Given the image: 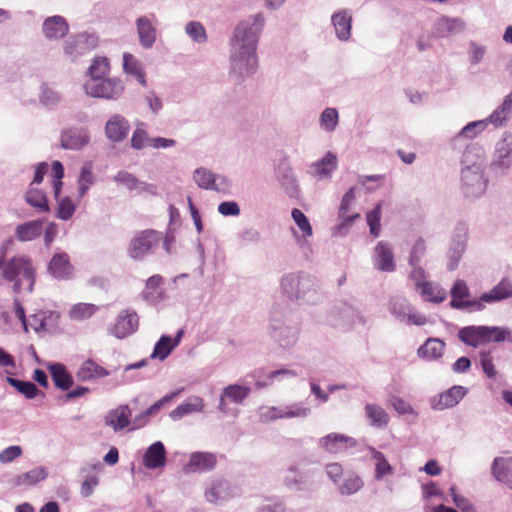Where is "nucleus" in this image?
<instances>
[{
    "mask_svg": "<svg viewBox=\"0 0 512 512\" xmlns=\"http://www.w3.org/2000/svg\"><path fill=\"white\" fill-rule=\"evenodd\" d=\"M107 137L115 142L123 140L129 131V123L121 116H113L106 124Z\"/></svg>",
    "mask_w": 512,
    "mask_h": 512,
    "instance_id": "23",
    "label": "nucleus"
},
{
    "mask_svg": "<svg viewBox=\"0 0 512 512\" xmlns=\"http://www.w3.org/2000/svg\"><path fill=\"white\" fill-rule=\"evenodd\" d=\"M410 309L411 306L405 299L395 298L391 301V312L402 319H405L406 314L409 313Z\"/></svg>",
    "mask_w": 512,
    "mask_h": 512,
    "instance_id": "55",
    "label": "nucleus"
},
{
    "mask_svg": "<svg viewBox=\"0 0 512 512\" xmlns=\"http://www.w3.org/2000/svg\"><path fill=\"white\" fill-rule=\"evenodd\" d=\"M492 474L498 481L508 483L512 476V459L496 457L492 464Z\"/></svg>",
    "mask_w": 512,
    "mask_h": 512,
    "instance_id": "34",
    "label": "nucleus"
},
{
    "mask_svg": "<svg viewBox=\"0 0 512 512\" xmlns=\"http://www.w3.org/2000/svg\"><path fill=\"white\" fill-rule=\"evenodd\" d=\"M161 241V234L153 229L137 232L131 239L128 254L135 260L144 258L151 253Z\"/></svg>",
    "mask_w": 512,
    "mask_h": 512,
    "instance_id": "4",
    "label": "nucleus"
},
{
    "mask_svg": "<svg viewBox=\"0 0 512 512\" xmlns=\"http://www.w3.org/2000/svg\"><path fill=\"white\" fill-rule=\"evenodd\" d=\"M123 68L127 74L134 76L142 86H146L144 69L141 62L135 56L130 53H124Z\"/></svg>",
    "mask_w": 512,
    "mask_h": 512,
    "instance_id": "32",
    "label": "nucleus"
},
{
    "mask_svg": "<svg viewBox=\"0 0 512 512\" xmlns=\"http://www.w3.org/2000/svg\"><path fill=\"white\" fill-rule=\"evenodd\" d=\"M164 279L161 275L155 274L146 281L145 288L141 295L149 303L156 304L164 298Z\"/></svg>",
    "mask_w": 512,
    "mask_h": 512,
    "instance_id": "14",
    "label": "nucleus"
},
{
    "mask_svg": "<svg viewBox=\"0 0 512 512\" xmlns=\"http://www.w3.org/2000/svg\"><path fill=\"white\" fill-rule=\"evenodd\" d=\"M416 290L425 301L441 303L446 299V291L432 282L417 283Z\"/></svg>",
    "mask_w": 512,
    "mask_h": 512,
    "instance_id": "26",
    "label": "nucleus"
},
{
    "mask_svg": "<svg viewBox=\"0 0 512 512\" xmlns=\"http://www.w3.org/2000/svg\"><path fill=\"white\" fill-rule=\"evenodd\" d=\"M94 175L92 172V164L86 163L82 166L78 178V193L82 197L86 194L89 188L94 184Z\"/></svg>",
    "mask_w": 512,
    "mask_h": 512,
    "instance_id": "41",
    "label": "nucleus"
},
{
    "mask_svg": "<svg viewBox=\"0 0 512 512\" xmlns=\"http://www.w3.org/2000/svg\"><path fill=\"white\" fill-rule=\"evenodd\" d=\"M392 406L400 414H408L412 412L411 406L399 397H394L391 400Z\"/></svg>",
    "mask_w": 512,
    "mask_h": 512,
    "instance_id": "64",
    "label": "nucleus"
},
{
    "mask_svg": "<svg viewBox=\"0 0 512 512\" xmlns=\"http://www.w3.org/2000/svg\"><path fill=\"white\" fill-rule=\"evenodd\" d=\"M236 492L237 489L226 480H216L205 492V498L211 503H218L233 498L237 494Z\"/></svg>",
    "mask_w": 512,
    "mask_h": 512,
    "instance_id": "12",
    "label": "nucleus"
},
{
    "mask_svg": "<svg viewBox=\"0 0 512 512\" xmlns=\"http://www.w3.org/2000/svg\"><path fill=\"white\" fill-rule=\"evenodd\" d=\"M114 181L136 195L155 196L157 194V188L154 184L141 181L134 174L124 170L119 171L114 176Z\"/></svg>",
    "mask_w": 512,
    "mask_h": 512,
    "instance_id": "6",
    "label": "nucleus"
},
{
    "mask_svg": "<svg viewBox=\"0 0 512 512\" xmlns=\"http://www.w3.org/2000/svg\"><path fill=\"white\" fill-rule=\"evenodd\" d=\"M110 63L105 57H97L89 67V75L91 79H102L109 73Z\"/></svg>",
    "mask_w": 512,
    "mask_h": 512,
    "instance_id": "44",
    "label": "nucleus"
},
{
    "mask_svg": "<svg viewBox=\"0 0 512 512\" xmlns=\"http://www.w3.org/2000/svg\"><path fill=\"white\" fill-rule=\"evenodd\" d=\"M450 495L453 499V502L455 505L460 508L463 512H469V510L472 508V506L469 504L467 499H465L463 496H460L456 492V487H451L449 489Z\"/></svg>",
    "mask_w": 512,
    "mask_h": 512,
    "instance_id": "60",
    "label": "nucleus"
},
{
    "mask_svg": "<svg viewBox=\"0 0 512 512\" xmlns=\"http://www.w3.org/2000/svg\"><path fill=\"white\" fill-rule=\"evenodd\" d=\"M336 165V156L328 152L319 162L314 164V170L318 175H327L336 168Z\"/></svg>",
    "mask_w": 512,
    "mask_h": 512,
    "instance_id": "47",
    "label": "nucleus"
},
{
    "mask_svg": "<svg viewBox=\"0 0 512 512\" xmlns=\"http://www.w3.org/2000/svg\"><path fill=\"white\" fill-rule=\"evenodd\" d=\"M366 218L371 235L378 237L381 231V203H378L372 211L368 212Z\"/></svg>",
    "mask_w": 512,
    "mask_h": 512,
    "instance_id": "48",
    "label": "nucleus"
},
{
    "mask_svg": "<svg viewBox=\"0 0 512 512\" xmlns=\"http://www.w3.org/2000/svg\"><path fill=\"white\" fill-rule=\"evenodd\" d=\"M292 218L299 227V229L303 232V235L306 237H310L313 233L312 227L307 219V217L304 215V213L297 208H294L292 210Z\"/></svg>",
    "mask_w": 512,
    "mask_h": 512,
    "instance_id": "53",
    "label": "nucleus"
},
{
    "mask_svg": "<svg viewBox=\"0 0 512 512\" xmlns=\"http://www.w3.org/2000/svg\"><path fill=\"white\" fill-rule=\"evenodd\" d=\"M5 252L0 255V270L2 277L13 282V290L18 293L22 288V281L26 280L29 283V290L35 282V269L32 261L27 256H15L7 261L4 259Z\"/></svg>",
    "mask_w": 512,
    "mask_h": 512,
    "instance_id": "2",
    "label": "nucleus"
},
{
    "mask_svg": "<svg viewBox=\"0 0 512 512\" xmlns=\"http://www.w3.org/2000/svg\"><path fill=\"white\" fill-rule=\"evenodd\" d=\"M445 349V343L437 338H429L417 351L420 358L434 360L440 358Z\"/></svg>",
    "mask_w": 512,
    "mask_h": 512,
    "instance_id": "28",
    "label": "nucleus"
},
{
    "mask_svg": "<svg viewBox=\"0 0 512 512\" xmlns=\"http://www.w3.org/2000/svg\"><path fill=\"white\" fill-rule=\"evenodd\" d=\"M373 262L380 271L392 272L395 270L394 254L388 243L384 241L377 243L374 248Z\"/></svg>",
    "mask_w": 512,
    "mask_h": 512,
    "instance_id": "11",
    "label": "nucleus"
},
{
    "mask_svg": "<svg viewBox=\"0 0 512 512\" xmlns=\"http://www.w3.org/2000/svg\"><path fill=\"white\" fill-rule=\"evenodd\" d=\"M263 27V14L257 13L240 22L236 26L234 36L231 39V60L233 63L245 62L247 72L253 70L257 63L255 51Z\"/></svg>",
    "mask_w": 512,
    "mask_h": 512,
    "instance_id": "1",
    "label": "nucleus"
},
{
    "mask_svg": "<svg viewBox=\"0 0 512 512\" xmlns=\"http://www.w3.org/2000/svg\"><path fill=\"white\" fill-rule=\"evenodd\" d=\"M466 390L462 386H453L446 392L441 393L437 399L433 401V408L437 410H444L454 407L465 396Z\"/></svg>",
    "mask_w": 512,
    "mask_h": 512,
    "instance_id": "19",
    "label": "nucleus"
},
{
    "mask_svg": "<svg viewBox=\"0 0 512 512\" xmlns=\"http://www.w3.org/2000/svg\"><path fill=\"white\" fill-rule=\"evenodd\" d=\"M326 473L334 483H337L343 476V468L339 463H330L326 465Z\"/></svg>",
    "mask_w": 512,
    "mask_h": 512,
    "instance_id": "61",
    "label": "nucleus"
},
{
    "mask_svg": "<svg viewBox=\"0 0 512 512\" xmlns=\"http://www.w3.org/2000/svg\"><path fill=\"white\" fill-rule=\"evenodd\" d=\"M108 375L109 372L93 360H86L83 362L77 372L78 379L82 381L90 380L93 378H102Z\"/></svg>",
    "mask_w": 512,
    "mask_h": 512,
    "instance_id": "33",
    "label": "nucleus"
},
{
    "mask_svg": "<svg viewBox=\"0 0 512 512\" xmlns=\"http://www.w3.org/2000/svg\"><path fill=\"white\" fill-rule=\"evenodd\" d=\"M458 336L465 344L478 347L491 342H512V332L497 326H468L460 329Z\"/></svg>",
    "mask_w": 512,
    "mask_h": 512,
    "instance_id": "3",
    "label": "nucleus"
},
{
    "mask_svg": "<svg viewBox=\"0 0 512 512\" xmlns=\"http://www.w3.org/2000/svg\"><path fill=\"white\" fill-rule=\"evenodd\" d=\"M42 229L43 221H29L16 227L15 236L21 242L33 241L41 235Z\"/></svg>",
    "mask_w": 512,
    "mask_h": 512,
    "instance_id": "24",
    "label": "nucleus"
},
{
    "mask_svg": "<svg viewBox=\"0 0 512 512\" xmlns=\"http://www.w3.org/2000/svg\"><path fill=\"white\" fill-rule=\"evenodd\" d=\"M310 413L309 407H302L299 404H294L290 407L278 410L277 418H295V417H306Z\"/></svg>",
    "mask_w": 512,
    "mask_h": 512,
    "instance_id": "50",
    "label": "nucleus"
},
{
    "mask_svg": "<svg viewBox=\"0 0 512 512\" xmlns=\"http://www.w3.org/2000/svg\"><path fill=\"white\" fill-rule=\"evenodd\" d=\"M98 485V478L91 476L85 479L81 487V494L84 497H88L92 494L93 489Z\"/></svg>",
    "mask_w": 512,
    "mask_h": 512,
    "instance_id": "63",
    "label": "nucleus"
},
{
    "mask_svg": "<svg viewBox=\"0 0 512 512\" xmlns=\"http://www.w3.org/2000/svg\"><path fill=\"white\" fill-rule=\"evenodd\" d=\"M99 307L92 303H77L71 307L68 312L70 319L75 321H83L91 318Z\"/></svg>",
    "mask_w": 512,
    "mask_h": 512,
    "instance_id": "38",
    "label": "nucleus"
},
{
    "mask_svg": "<svg viewBox=\"0 0 512 512\" xmlns=\"http://www.w3.org/2000/svg\"><path fill=\"white\" fill-rule=\"evenodd\" d=\"M48 271L55 278H69L73 273V266L70 263L69 256L66 253L55 254L49 262Z\"/></svg>",
    "mask_w": 512,
    "mask_h": 512,
    "instance_id": "15",
    "label": "nucleus"
},
{
    "mask_svg": "<svg viewBox=\"0 0 512 512\" xmlns=\"http://www.w3.org/2000/svg\"><path fill=\"white\" fill-rule=\"evenodd\" d=\"M182 335L183 330H180L177 333L174 340L169 336H162L155 344L152 357L164 360L172 352V350L179 344Z\"/></svg>",
    "mask_w": 512,
    "mask_h": 512,
    "instance_id": "30",
    "label": "nucleus"
},
{
    "mask_svg": "<svg viewBox=\"0 0 512 512\" xmlns=\"http://www.w3.org/2000/svg\"><path fill=\"white\" fill-rule=\"evenodd\" d=\"M138 326L139 317L137 313L126 309L118 315L112 332L117 338L122 339L133 334L138 329Z\"/></svg>",
    "mask_w": 512,
    "mask_h": 512,
    "instance_id": "8",
    "label": "nucleus"
},
{
    "mask_svg": "<svg viewBox=\"0 0 512 512\" xmlns=\"http://www.w3.org/2000/svg\"><path fill=\"white\" fill-rule=\"evenodd\" d=\"M480 363L482 366V369L484 373L489 378H493L496 376L497 371L495 369L494 363H493V357L490 352H481L480 353Z\"/></svg>",
    "mask_w": 512,
    "mask_h": 512,
    "instance_id": "56",
    "label": "nucleus"
},
{
    "mask_svg": "<svg viewBox=\"0 0 512 512\" xmlns=\"http://www.w3.org/2000/svg\"><path fill=\"white\" fill-rule=\"evenodd\" d=\"M90 137L85 130H68L61 136V147L79 150L89 143Z\"/></svg>",
    "mask_w": 512,
    "mask_h": 512,
    "instance_id": "22",
    "label": "nucleus"
},
{
    "mask_svg": "<svg viewBox=\"0 0 512 512\" xmlns=\"http://www.w3.org/2000/svg\"><path fill=\"white\" fill-rule=\"evenodd\" d=\"M87 48L86 42L83 36H77L68 39L65 42L64 51L70 57H77L85 53Z\"/></svg>",
    "mask_w": 512,
    "mask_h": 512,
    "instance_id": "45",
    "label": "nucleus"
},
{
    "mask_svg": "<svg viewBox=\"0 0 512 512\" xmlns=\"http://www.w3.org/2000/svg\"><path fill=\"white\" fill-rule=\"evenodd\" d=\"M76 210L74 202L69 197H64L59 201L57 217L62 220H69Z\"/></svg>",
    "mask_w": 512,
    "mask_h": 512,
    "instance_id": "52",
    "label": "nucleus"
},
{
    "mask_svg": "<svg viewBox=\"0 0 512 512\" xmlns=\"http://www.w3.org/2000/svg\"><path fill=\"white\" fill-rule=\"evenodd\" d=\"M22 453V450L19 446H10L4 449L0 453V461L2 463H9L18 458Z\"/></svg>",
    "mask_w": 512,
    "mask_h": 512,
    "instance_id": "59",
    "label": "nucleus"
},
{
    "mask_svg": "<svg viewBox=\"0 0 512 512\" xmlns=\"http://www.w3.org/2000/svg\"><path fill=\"white\" fill-rule=\"evenodd\" d=\"M339 114L335 108H326L320 116V126L328 131L332 132L338 125Z\"/></svg>",
    "mask_w": 512,
    "mask_h": 512,
    "instance_id": "46",
    "label": "nucleus"
},
{
    "mask_svg": "<svg viewBox=\"0 0 512 512\" xmlns=\"http://www.w3.org/2000/svg\"><path fill=\"white\" fill-rule=\"evenodd\" d=\"M7 382L28 399H33L38 395L39 390L32 382L21 381L12 377H8Z\"/></svg>",
    "mask_w": 512,
    "mask_h": 512,
    "instance_id": "43",
    "label": "nucleus"
},
{
    "mask_svg": "<svg viewBox=\"0 0 512 512\" xmlns=\"http://www.w3.org/2000/svg\"><path fill=\"white\" fill-rule=\"evenodd\" d=\"M150 139L147 136L145 130L137 128L132 135L131 145L135 149H142L145 146H149Z\"/></svg>",
    "mask_w": 512,
    "mask_h": 512,
    "instance_id": "57",
    "label": "nucleus"
},
{
    "mask_svg": "<svg viewBox=\"0 0 512 512\" xmlns=\"http://www.w3.org/2000/svg\"><path fill=\"white\" fill-rule=\"evenodd\" d=\"M312 284L308 278H302L300 274L290 273L281 282L284 292L295 298H299L306 291V287Z\"/></svg>",
    "mask_w": 512,
    "mask_h": 512,
    "instance_id": "17",
    "label": "nucleus"
},
{
    "mask_svg": "<svg viewBox=\"0 0 512 512\" xmlns=\"http://www.w3.org/2000/svg\"><path fill=\"white\" fill-rule=\"evenodd\" d=\"M193 178L196 184L202 189L215 190L223 193L228 191L229 183L227 179L205 168L196 169Z\"/></svg>",
    "mask_w": 512,
    "mask_h": 512,
    "instance_id": "7",
    "label": "nucleus"
},
{
    "mask_svg": "<svg viewBox=\"0 0 512 512\" xmlns=\"http://www.w3.org/2000/svg\"><path fill=\"white\" fill-rule=\"evenodd\" d=\"M130 418L131 411L128 405H120L108 413L105 422L108 426H111L114 431H120L129 426L131 423Z\"/></svg>",
    "mask_w": 512,
    "mask_h": 512,
    "instance_id": "21",
    "label": "nucleus"
},
{
    "mask_svg": "<svg viewBox=\"0 0 512 512\" xmlns=\"http://www.w3.org/2000/svg\"><path fill=\"white\" fill-rule=\"evenodd\" d=\"M351 14L346 11H338L332 15V23L340 40H347L351 35Z\"/></svg>",
    "mask_w": 512,
    "mask_h": 512,
    "instance_id": "27",
    "label": "nucleus"
},
{
    "mask_svg": "<svg viewBox=\"0 0 512 512\" xmlns=\"http://www.w3.org/2000/svg\"><path fill=\"white\" fill-rule=\"evenodd\" d=\"M48 369L57 388L66 391L72 386L73 378L63 364L54 363L49 365Z\"/></svg>",
    "mask_w": 512,
    "mask_h": 512,
    "instance_id": "29",
    "label": "nucleus"
},
{
    "mask_svg": "<svg viewBox=\"0 0 512 512\" xmlns=\"http://www.w3.org/2000/svg\"><path fill=\"white\" fill-rule=\"evenodd\" d=\"M355 199L354 195V189L351 188L349 191L345 193V195L342 198L341 205H340V217L343 218L342 226H349L353 223V221L360 217L358 213L354 215H347V211L350 207V205L353 203Z\"/></svg>",
    "mask_w": 512,
    "mask_h": 512,
    "instance_id": "40",
    "label": "nucleus"
},
{
    "mask_svg": "<svg viewBox=\"0 0 512 512\" xmlns=\"http://www.w3.org/2000/svg\"><path fill=\"white\" fill-rule=\"evenodd\" d=\"M427 245L426 242L420 238L418 239L412 247L409 263L414 267L412 272V277H424V270L419 267L423 257L426 255Z\"/></svg>",
    "mask_w": 512,
    "mask_h": 512,
    "instance_id": "31",
    "label": "nucleus"
},
{
    "mask_svg": "<svg viewBox=\"0 0 512 512\" xmlns=\"http://www.w3.org/2000/svg\"><path fill=\"white\" fill-rule=\"evenodd\" d=\"M143 464L148 469H157L166 464V450L162 442H154L147 448Z\"/></svg>",
    "mask_w": 512,
    "mask_h": 512,
    "instance_id": "16",
    "label": "nucleus"
},
{
    "mask_svg": "<svg viewBox=\"0 0 512 512\" xmlns=\"http://www.w3.org/2000/svg\"><path fill=\"white\" fill-rule=\"evenodd\" d=\"M372 456L373 459L375 460L376 478L380 479L383 476L392 473V467L386 460L383 453L373 450Z\"/></svg>",
    "mask_w": 512,
    "mask_h": 512,
    "instance_id": "49",
    "label": "nucleus"
},
{
    "mask_svg": "<svg viewBox=\"0 0 512 512\" xmlns=\"http://www.w3.org/2000/svg\"><path fill=\"white\" fill-rule=\"evenodd\" d=\"M250 391L249 387L242 385L227 386L221 394L219 409L225 412L227 401L235 404H241L248 397Z\"/></svg>",
    "mask_w": 512,
    "mask_h": 512,
    "instance_id": "18",
    "label": "nucleus"
},
{
    "mask_svg": "<svg viewBox=\"0 0 512 512\" xmlns=\"http://www.w3.org/2000/svg\"><path fill=\"white\" fill-rule=\"evenodd\" d=\"M84 88L88 95L106 99H116L124 90L121 80L116 78L90 79Z\"/></svg>",
    "mask_w": 512,
    "mask_h": 512,
    "instance_id": "5",
    "label": "nucleus"
},
{
    "mask_svg": "<svg viewBox=\"0 0 512 512\" xmlns=\"http://www.w3.org/2000/svg\"><path fill=\"white\" fill-rule=\"evenodd\" d=\"M139 42L144 48H151L157 38L155 23L148 17L142 16L136 20Z\"/></svg>",
    "mask_w": 512,
    "mask_h": 512,
    "instance_id": "13",
    "label": "nucleus"
},
{
    "mask_svg": "<svg viewBox=\"0 0 512 512\" xmlns=\"http://www.w3.org/2000/svg\"><path fill=\"white\" fill-rule=\"evenodd\" d=\"M187 34L197 42H203L206 40V33L203 25L200 22H190L186 26Z\"/></svg>",
    "mask_w": 512,
    "mask_h": 512,
    "instance_id": "54",
    "label": "nucleus"
},
{
    "mask_svg": "<svg viewBox=\"0 0 512 512\" xmlns=\"http://www.w3.org/2000/svg\"><path fill=\"white\" fill-rule=\"evenodd\" d=\"M26 202L35 207L39 212H48L49 205L46 194L40 190L30 185L29 190L25 194Z\"/></svg>",
    "mask_w": 512,
    "mask_h": 512,
    "instance_id": "36",
    "label": "nucleus"
},
{
    "mask_svg": "<svg viewBox=\"0 0 512 512\" xmlns=\"http://www.w3.org/2000/svg\"><path fill=\"white\" fill-rule=\"evenodd\" d=\"M52 176H53V192L55 197L57 198L62 189V178L64 177V168L60 161H53L51 165Z\"/></svg>",
    "mask_w": 512,
    "mask_h": 512,
    "instance_id": "51",
    "label": "nucleus"
},
{
    "mask_svg": "<svg viewBox=\"0 0 512 512\" xmlns=\"http://www.w3.org/2000/svg\"><path fill=\"white\" fill-rule=\"evenodd\" d=\"M218 211L224 216H238L240 208L236 202L225 201L219 204Z\"/></svg>",
    "mask_w": 512,
    "mask_h": 512,
    "instance_id": "58",
    "label": "nucleus"
},
{
    "mask_svg": "<svg viewBox=\"0 0 512 512\" xmlns=\"http://www.w3.org/2000/svg\"><path fill=\"white\" fill-rule=\"evenodd\" d=\"M363 487L361 478L352 472L345 475L343 483L339 486L342 495H351L359 491Z\"/></svg>",
    "mask_w": 512,
    "mask_h": 512,
    "instance_id": "42",
    "label": "nucleus"
},
{
    "mask_svg": "<svg viewBox=\"0 0 512 512\" xmlns=\"http://www.w3.org/2000/svg\"><path fill=\"white\" fill-rule=\"evenodd\" d=\"M512 296V282L509 279H502L489 292L481 295V300L486 303L498 302Z\"/></svg>",
    "mask_w": 512,
    "mask_h": 512,
    "instance_id": "25",
    "label": "nucleus"
},
{
    "mask_svg": "<svg viewBox=\"0 0 512 512\" xmlns=\"http://www.w3.org/2000/svg\"><path fill=\"white\" fill-rule=\"evenodd\" d=\"M463 29V21L459 19L443 18L437 22L434 33L437 37H446L449 34L459 32Z\"/></svg>",
    "mask_w": 512,
    "mask_h": 512,
    "instance_id": "37",
    "label": "nucleus"
},
{
    "mask_svg": "<svg viewBox=\"0 0 512 512\" xmlns=\"http://www.w3.org/2000/svg\"><path fill=\"white\" fill-rule=\"evenodd\" d=\"M217 465V457L211 452H194L190 455L189 462L184 466L186 473L207 472Z\"/></svg>",
    "mask_w": 512,
    "mask_h": 512,
    "instance_id": "9",
    "label": "nucleus"
},
{
    "mask_svg": "<svg viewBox=\"0 0 512 512\" xmlns=\"http://www.w3.org/2000/svg\"><path fill=\"white\" fill-rule=\"evenodd\" d=\"M470 291L463 280H457L451 289L450 306L455 309H464V302L468 300Z\"/></svg>",
    "mask_w": 512,
    "mask_h": 512,
    "instance_id": "35",
    "label": "nucleus"
},
{
    "mask_svg": "<svg viewBox=\"0 0 512 512\" xmlns=\"http://www.w3.org/2000/svg\"><path fill=\"white\" fill-rule=\"evenodd\" d=\"M366 414L371 420L372 425L382 428L389 422V416L386 411L376 404H367L365 407Z\"/></svg>",
    "mask_w": 512,
    "mask_h": 512,
    "instance_id": "39",
    "label": "nucleus"
},
{
    "mask_svg": "<svg viewBox=\"0 0 512 512\" xmlns=\"http://www.w3.org/2000/svg\"><path fill=\"white\" fill-rule=\"evenodd\" d=\"M69 26L62 16H52L47 18L43 23V33L49 39H58L65 36Z\"/></svg>",
    "mask_w": 512,
    "mask_h": 512,
    "instance_id": "20",
    "label": "nucleus"
},
{
    "mask_svg": "<svg viewBox=\"0 0 512 512\" xmlns=\"http://www.w3.org/2000/svg\"><path fill=\"white\" fill-rule=\"evenodd\" d=\"M58 94L48 87H43L41 92V102L45 105H52L58 102Z\"/></svg>",
    "mask_w": 512,
    "mask_h": 512,
    "instance_id": "62",
    "label": "nucleus"
},
{
    "mask_svg": "<svg viewBox=\"0 0 512 512\" xmlns=\"http://www.w3.org/2000/svg\"><path fill=\"white\" fill-rule=\"evenodd\" d=\"M320 446L328 453L337 454L356 446V441L343 434L330 433L320 439Z\"/></svg>",
    "mask_w": 512,
    "mask_h": 512,
    "instance_id": "10",
    "label": "nucleus"
}]
</instances>
